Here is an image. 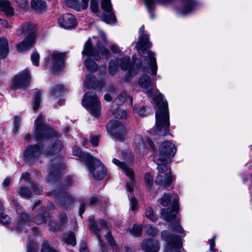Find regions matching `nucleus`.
<instances>
[{"mask_svg": "<svg viewBox=\"0 0 252 252\" xmlns=\"http://www.w3.org/2000/svg\"><path fill=\"white\" fill-rule=\"evenodd\" d=\"M99 138L98 136L95 135L92 137L91 143L93 147H96L98 145Z\"/></svg>", "mask_w": 252, "mask_h": 252, "instance_id": "obj_52", "label": "nucleus"}, {"mask_svg": "<svg viewBox=\"0 0 252 252\" xmlns=\"http://www.w3.org/2000/svg\"><path fill=\"white\" fill-rule=\"evenodd\" d=\"M58 23L62 27L68 29L75 26V19L72 14L66 13L59 18Z\"/></svg>", "mask_w": 252, "mask_h": 252, "instance_id": "obj_21", "label": "nucleus"}, {"mask_svg": "<svg viewBox=\"0 0 252 252\" xmlns=\"http://www.w3.org/2000/svg\"><path fill=\"white\" fill-rule=\"evenodd\" d=\"M133 62H130V57L128 56L125 57L120 60L121 67L122 70H128L126 78H129L134 76L138 73L140 69L141 68L143 71V74L139 78L138 84L143 89H147L152 86V80L151 78L147 75L148 72H152L151 67L149 65V61L147 62V65L143 66V62L140 60H138V63L135 64L136 59L135 56L132 57ZM152 74V73H151ZM156 75H154L155 76Z\"/></svg>", "mask_w": 252, "mask_h": 252, "instance_id": "obj_3", "label": "nucleus"}, {"mask_svg": "<svg viewBox=\"0 0 252 252\" xmlns=\"http://www.w3.org/2000/svg\"><path fill=\"white\" fill-rule=\"evenodd\" d=\"M110 49L112 52L114 54H118L120 52V50L118 46L116 44L111 45Z\"/></svg>", "mask_w": 252, "mask_h": 252, "instance_id": "obj_59", "label": "nucleus"}, {"mask_svg": "<svg viewBox=\"0 0 252 252\" xmlns=\"http://www.w3.org/2000/svg\"><path fill=\"white\" fill-rule=\"evenodd\" d=\"M17 192L21 197L26 199L30 198L32 195L31 190L24 185L18 188Z\"/></svg>", "mask_w": 252, "mask_h": 252, "instance_id": "obj_31", "label": "nucleus"}, {"mask_svg": "<svg viewBox=\"0 0 252 252\" xmlns=\"http://www.w3.org/2000/svg\"><path fill=\"white\" fill-rule=\"evenodd\" d=\"M0 11L4 12L7 15H11L13 13V9L9 2L4 0H0Z\"/></svg>", "mask_w": 252, "mask_h": 252, "instance_id": "obj_26", "label": "nucleus"}, {"mask_svg": "<svg viewBox=\"0 0 252 252\" xmlns=\"http://www.w3.org/2000/svg\"><path fill=\"white\" fill-rule=\"evenodd\" d=\"M177 151L174 144L169 141H165L161 143L159 147V153L154 157V160L156 164H167L171 161Z\"/></svg>", "mask_w": 252, "mask_h": 252, "instance_id": "obj_9", "label": "nucleus"}, {"mask_svg": "<svg viewBox=\"0 0 252 252\" xmlns=\"http://www.w3.org/2000/svg\"><path fill=\"white\" fill-rule=\"evenodd\" d=\"M73 154L86 162L89 172L95 179L101 180L106 175L107 172L104 165L98 159L88 153L83 152L77 146L73 147Z\"/></svg>", "mask_w": 252, "mask_h": 252, "instance_id": "obj_5", "label": "nucleus"}, {"mask_svg": "<svg viewBox=\"0 0 252 252\" xmlns=\"http://www.w3.org/2000/svg\"><path fill=\"white\" fill-rule=\"evenodd\" d=\"M157 164L158 173L155 180L156 184L165 187H169L173 180L170 169L166 164Z\"/></svg>", "mask_w": 252, "mask_h": 252, "instance_id": "obj_13", "label": "nucleus"}, {"mask_svg": "<svg viewBox=\"0 0 252 252\" xmlns=\"http://www.w3.org/2000/svg\"><path fill=\"white\" fill-rule=\"evenodd\" d=\"M152 43L149 41V36L147 34H143L140 36L139 40L135 45V48L140 56H143L145 54H148V57H145V61H149V65L151 67L152 74L156 75L158 65L156 55L154 52L148 50L152 47Z\"/></svg>", "mask_w": 252, "mask_h": 252, "instance_id": "obj_7", "label": "nucleus"}, {"mask_svg": "<svg viewBox=\"0 0 252 252\" xmlns=\"http://www.w3.org/2000/svg\"><path fill=\"white\" fill-rule=\"evenodd\" d=\"M182 8L178 10V12L182 15H186L193 12L197 6L195 0H181Z\"/></svg>", "mask_w": 252, "mask_h": 252, "instance_id": "obj_20", "label": "nucleus"}, {"mask_svg": "<svg viewBox=\"0 0 252 252\" xmlns=\"http://www.w3.org/2000/svg\"><path fill=\"white\" fill-rule=\"evenodd\" d=\"M0 222L3 225H7L10 222V218L4 213L0 216Z\"/></svg>", "mask_w": 252, "mask_h": 252, "instance_id": "obj_46", "label": "nucleus"}, {"mask_svg": "<svg viewBox=\"0 0 252 252\" xmlns=\"http://www.w3.org/2000/svg\"><path fill=\"white\" fill-rule=\"evenodd\" d=\"M27 252H37V246L35 244H33L32 246H28Z\"/></svg>", "mask_w": 252, "mask_h": 252, "instance_id": "obj_58", "label": "nucleus"}, {"mask_svg": "<svg viewBox=\"0 0 252 252\" xmlns=\"http://www.w3.org/2000/svg\"><path fill=\"white\" fill-rule=\"evenodd\" d=\"M80 252H88L86 244L85 242H82L80 244Z\"/></svg>", "mask_w": 252, "mask_h": 252, "instance_id": "obj_60", "label": "nucleus"}, {"mask_svg": "<svg viewBox=\"0 0 252 252\" xmlns=\"http://www.w3.org/2000/svg\"><path fill=\"white\" fill-rule=\"evenodd\" d=\"M30 175L29 173L25 172L23 173L21 175V179H23L27 182H29L30 179Z\"/></svg>", "mask_w": 252, "mask_h": 252, "instance_id": "obj_61", "label": "nucleus"}, {"mask_svg": "<svg viewBox=\"0 0 252 252\" xmlns=\"http://www.w3.org/2000/svg\"><path fill=\"white\" fill-rule=\"evenodd\" d=\"M126 96V93L125 91H123L119 94L116 100L118 102L122 103L125 101Z\"/></svg>", "mask_w": 252, "mask_h": 252, "instance_id": "obj_48", "label": "nucleus"}, {"mask_svg": "<svg viewBox=\"0 0 252 252\" xmlns=\"http://www.w3.org/2000/svg\"><path fill=\"white\" fill-rule=\"evenodd\" d=\"M89 226L90 230L96 235V238L98 241L100 246L101 249L103 252H107V249L105 245L103 243L101 240L100 235L99 233L102 230L106 231L107 234L105 235V238L107 240L109 245L112 247L113 251H114L116 248L115 243L114 241L113 238L111 235L109 231L110 224L107 222L106 220H99V225L94 221V217L93 216H90L89 218Z\"/></svg>", "mask_w": 252, "mask_h": 252, "instance_id": "obj_6", "label": "nucleus"}, {"mask_svg": "<svg viewBox=\"0 0 252 252\" xmlns=\"http://www.w3.org/2000/svg\"><path fill=\"white\" fill-rule=\"evenodd\" d=\"M145 214L146 217L151 221L156 222L158 220V216L151 207H148L146 209Z\"/></svg>", "mask_w": 252, "mask_h": 252, "instance_id": "obj_34", "label": "nucleus"}, {"mask_svg": "<svg viewBox=\"0 0 252 252\" xmlns=\"http://www.w3.org/2000/svg\"><path fill=\"white\" fill-rule=\"evenodd\" d=\"M32 220L31 217L26 213H22L17 222L16 227L19 231H22L23 228L28 224Z\"/></svg>", "mask_w": 252, "mask_h": 252, "instance_id": "obj_24", "label": "nucleus"}, {"mask_svg": "<svg viewBox=\"0 0 252 252\" xmlns=\"http://www.w3.org/2000/svg\"><path fill=\"white\" fill-rule=\"evenodd\" d=\"M131 208L132 210L137 209L138 207V204L137 199L134 197H132L130 200Z\"/></svg>", "mask_w": 252, "mask_h": 252, "instance_id": "obj_49", "label": "nucleus"}, {"mask_svg": "<svg viewBox=\"0 0 252 252\" xmlns=\"http://www.w3.org/2000/svg\"><path fill=\"white\" fill-rule=\"evenodd\" d=\"M216 237V236L215 235L212 239L208 240V243L210 245L209 250L210 252H218V250L215 248Z\"/></svg>", "mask_w": 252, "mask_h": 252, "instance_id": "obj_43", "label": "nucleus"}, {"mask_svg": "<svg viewBox=\"0 0 252 252\" xmlns=\"http://www.w3.org/2000/svg\"><path fill=\"white\" fill-rule=\"evenodd\" d=\"M66 4L70 7L77 9L79 6V0H66Z\"/></svg>", "mask_w": 252, "mask_h": 252, "instance_id": "obj_47", "label": "nucleus"}, {"mask_svg": "<svg viewBox=\"0 0 252 252\" xmlns=\"http://www.w3.org/2000/svg\"><path fill=\"white\" fill-rule=\"evenodd\" d=\"M41 252H57L54 249L50 248L48 243L45 241L43 243Z\"/></svg>", "mask_w": 252, "mask_h": 252, "instance_id": "obj_45", "label": "nucleus"}, {"mask_svg": "<svg viewBox=\"0 0 252 252\" xmlns=\"http://www.w3.org/2000/svg\"><path fill=\"white\" fill-rule=\"evenodd\" d=\"M101 7L106 12H111L112 10V4L110 0H102Z\"/></svg>", "mask_w": 252, "mask_h": 252, "instance_id": "obj_37", "label": "nucleus"}, {"mask_svg": "<svg viewBox=\"0 0 252 252\" xmlns=\"http://www.w3.org/2000/svg\"><path fill=\"white\" fill-rule=\"evenodd\" d=\"M141 247L145 252H158L159 250V244L157 240H147L142 243Z\"/></svg>", "mask_w": 252, "mask_h": 252, "instance_id": "obj_22", "label": "nucleus"}, {"mask_svg": "<svg viewBox=\"0 0 252 252\" xmlns=\"http://www.w3.org/2000/svg\"><path fill=\"white\" fill-rule=\"evenodd\" d=\"M85 64L88 70L95 71L97 68V65L95 62L89 58L86 60Z\"/></svg>", "mask_w": 252, "mask_h": 252, "instance_id": "obj_36", "label": "nucleus"}, {"mask_svg": "<svg viewBox=\"0 0 252 252\" xmlns=\"http://www.w3.org/2000/svg\"><path fill=\"white\" fill-rule=\"evenodd\" d=\"M104 99L106 101H109L111 100L112 97L109 94H106L104 95Z\"/></svg>", "mask_w": 252, "mask_h": 252, "instance_id": "obj_64", "label": "nucleus"}, {"mask_svg": "<svg viewBox=\"0 0 252 252\" xmlns=\"http://www.w3.org/2000/svg\"><path fill=\"white\" fill-rule=\"evenodd\" d=\"M67 221V217L66 214H62L60 216V222L61 225L63 226L66 224Z\"/></svg>", "mask_w": 252, "mask_h": 252, "instance_id": "obj_53", "label": "nucleus"}, {"mask_svg": "<svg viewBox=\"0 0 252 252\" xmlns=\"http://www.w3.org/2000/svg\"><path fill=\"white\" fill-rule=\"evenodd\" d=\"M104 84L103 79L97 80L95 77L89 74L86 76L84 86L89 89H101Z\"/></svg>", "mask_w": 252, "mask_h": 252, "instance_id": "obj_19", "label": "nucleus"}, {"mask_svg": "<svg viewBox=\"0 0 252 252\" xmlns=\"http://www.w3.org/2000/svg\"><path fill=\"white\" fill-rule=\"evenodd\" d=\"M158 230L152 225H148L146 233L149 236L154 237L158 234Z\"/></svg>", "mask_w": 252, "mask_h": 252, "instance_id": "obj_42", "label": "nucleus"}, {"mask_svg": "<svg viewBox=\"0 0 252 252\" xmlns=\"http://www.w3.org/2000/svg\"><path fill=\"white\" fill-rule=\"evenodd\" d=\"M178 199L177 195L164 193L158 200L159 203L163 206L171 205L170 207L162 209L160 211L161 217L168 221L169 226L172 228L171 232L164 230L161 232L162 238L167 242L166 252H181L182 237L185 236V231L180 225V220L176 215L179 211Z\"/></svg>", "mask_w": 252, "mask_h": 252, "instance_id": "obj_1", "label": "nucleus"}, {"mask_svg": "<svg viewBox=\"0 0 252 252\" xmlns=\"http://www.w3.org/2000/svg\"><path fill=\"white\" fill-rule=\"evenodd\" d=\"M65 91L62 85H58L50 90L51 96L54 98L59 97Z\"/></svg>", "mask_w": 252, "mask_h": 252, "instance_id": "obj_32", "label": "nucleus"}, {"mask_svg": "<svg viewBox=\"0 0 252 252\" xmlns=\"http://www.w3.org/2000/svg\"><path fill=\"white\" fill-rule=\"evenodd\" d=\"M91 8L93 12H97L98 9V3L95 1H92L91 3Z\"/></svg>", "mask_w": 252, "mask_h": 252, "instance_id": "obj_56", "label": "nucleus"}, {"mask_svg": "<svg viewBox=\"0 0 252 252\" xmlns=\"http://www.w3.org/2000/svg\"><path fill=\"white\" fill-rule=\"evenodd\" d=\"M82 104L89 113L95 117L101 114V105L97 95L92 92L86 93L82 99Z\"/></svg>", "mask_w": 252, "mask_h": 252, "instance_id": "obj_11", "label": "nucleus"}, {"mask_svg": "<svg viewBox=\"0 0 252 252\" xmlns=\"http://www.w3.org/2000/svg\"><path fill=\"white\" fill-rule=\"evenodd\" d=\"M82 54L83 55L93 57L96 61L100 59V54L104 56L107 59L111 55L109 50L104 45H102L101 41L97 42V48L94 47L90 38L85 42Z\"/></svg>", "mask_w": 252, "mask_h": 252, "instance_id": "obj_10", "label": "nucleus"}, {"mask_svg": "<svg viewBox=\"0 0 252 252\" xmlns=\"http://www.w3.org/2000/svg\"><path fill=\"white\" fill-rule=\"evenodd\" d=\"M155 100L158 105L156 112V126L154 128L155 134L165 136L168 134L170 126L168 104L162 94L158 92Z\"/></svg>", "mask_w": 252, "mask_h": 252, "instance_id": "obj_4", "label": "nucleus"}, {"mask_svg": "<svg viewBox=\"0 0 252 252\" xmlns=\"http://www.w3.org/2000/svg\"><path fill=\"white\" fill-rule=\"evenodd\" d=\"M47 195L53 196L56 198L58 203L64 208L68 207L74 201L72 197L68 192L63 190H60L58 192L55 191L48 192L47 193Z\"/></svg>", "mask_w": 252, "mask_h": 252, "instance_id": "obj_16", "label": "nucleus"}, {"mask_svg": "<svg viewBox=\"0 0 252 252\" xmlns=\"http://www.w3.org/2000/svg\"><path fill=\"white\" fill-rule=\"evenodd\" d=\"M31 79L29 70L24 69L13 78L11 88L14 90L18 89H25L29 86Z\"/></svg>", "mask_w": 252, "mask_h": 252, "instance_id": "obj_14", "label": "nucleus"}, {"mask_svg": "<svg viewBox=\"0 0 252 252\" xmlns=\"http://www.w3.org/2000/svg\"><path fill=\"white\" fill-rule=\"evenodd\" d=\"M89 0H82L81 8L83 9H86L88 6Z\"/></svg>", "mask_w": 252, "mask_h": 252, "instance_id": "obj_63", "label": "nucleus"}, {"mask_svg": "<svg viewBox=\"0 0 252 252\" xmlns=\"http://www.w3.org/2000/svg\"><path fill=\"white\" fill-rule=\"evenodd\" d=\"M108 132L117 140L124 141L126 135L127 129L124 124L118 120H111L107 125Z\"/></svg>", "mask_w": 252, "mask_h": 252, "instance_id": "obj_12", "label": "nucleus"}, {"mask_svg": "<svg viewBox=\"0 0 252 252\" xmlns=\"http://www.w3.org/2000/svg\"><path fill=\"white\" fill-rule=\"evenodd\" d=\"M142 227L140 225L135 224L133 226L130 233L134 236H138L142 233Z\"/></svg>", "mask_w": 252, "mask_h": 252, "instance_id": "obj_39", "label": "nucleus"}, {"mask_svg": "<svg viewBox=\"0 0 252 252\" xmlns=\"http://www.w3.org/2000/svg\"><path fill=\"white\" fill-rule=\"evenodd\" d=\"M85 206H86V204L85 203H82L80 205V207L79 208V214L80 216H81V217H82V214H83V213L85 211Z\"/></svg>", "mask_w": 252, "mask_h": 252, "instance_id": "obj_62", "label": "nucleus"}, {"mask_svg": "<svg viewBox=\"0 0 252 252\" xmlns=\"http://www.w3.org/2000/svg\"><path fill=\"white\" fill-rule=\"evenodd\" d=\"M44 116L40 114L34 124L33 136L37 140L51 139V143L45 151L40 144L29 145L24 153V160L33 164L41 155L50 156L59 153L63 144L59 140V133L43 123Z\"/></svg>", "mask_w": 252, "mask_h": 252, "instance_id": "obj_2", "label": "nucleus"}, {"mask_svg": "<svg viewBox=\"0 0 252 252\" xmlns=\"http://www.w3.org/2000/svg\"><path fill=\"white\" fill-rule=\"evenodd\" d=\"M31 60L33 64L38 66L39 64V54L37 51H34L31 56Z\"/></svg>", "mask_w": 252, "mask_h": 252, "instance_id": "obj_41", "label": "nucleus"}, {"mask_svg": "<svg viewBox=\"0 0 252 252\" xmlns=\"http://www.w3.org/2000/svg\"><path fill=\"white\" fill-rule=\"evenodd\" d=\"M130 180V183H126V189L127 190L130 192H132L133 191V181H134V174L133 175L132 178L130 179V178L129 177Z\"/></svg>", "mask_w": 252, "mask_h": 252, "instance_id": "obj_51", "label": "nucleus"}, {"mask_svg": "<svg viewBox=\"0 0 252 252\" xmlns=\"http://www.w3.org/2000/svg\"><path fill=\"white\" fill-rule=\"evenodd\" d=\"M21 119L19 116H15L14 117V123L15 125V132H17L20 126Z\"/></svg>", "mask_w": 252, "mask_h": 252, "instance_id": "obj_50", "label": "nucleus"}, {"mask_svg": "<svg viewBox=\"0 0 252 252\" xmlns=\"http://www.w3.org/2000/svg\"><path fill=\"white\" fill-rule=\"evenodd\" d=\"M10 182H11V178L7 177L3 181V182L2 183V187L6 190H7L8 187Z\"/></svg>", "mask_w": 252, "mask_h": 252, "instance_id": "obj_54", "label": "nucleus"}, {"mask_svg": "<svg viewBox=\"0 0 252 252\" xmlns=\"http://www.w3.org/2000/svg\"><path fill=\"white\" fill-rule=\"evenodd\" d=\"M112 162L114 164L120 167L123 170L126 175L129 177L130 179L132 178L133 171L131 169L127 167L125 163L121 162L116 158H114Z\"/></svg>", "mask_w": 252, "mask_h": 252, "instance_id": "obj_25", "label": "nucleus"}, {"mask_svg": "<svg viewBox=\"0 0 252 252\" xmlns=\"http://www.w3.org/2000/svg\"><path fill=\"white\" fill-rule=\"evenodd\" d=\"M98 199L97 196L94 195L90 199L89 204L90 205H95L97 204Z\"/></svg>", "mask_w": 252, "mask_h": 252, "instance_id": "obj_57", "label": "nucleus"}, {"mask_svg": "<svg viewBox=\"0 0 252 252\" xmlns=\"http://www.w3.org/2000/svg\"><path fill=\"white\" fill-rule=\"evenodd\" d=\"M8 51L7 39L4 37H0V58L5 56Z\"/></svg>", "mask_w": 252, "mask_h": 252, "instance_id": "obj_29", "label": "nucleus"}, {"mask_svg": "<svg viewBox=\"0 0 252 252\" xmlns=\"http://www.w3.org/2000/svg\"><path fill=\"white\" fill-rule=\"evenodd\" d=\"M16 1L19 6L22 8H25L28 5L27 0H16Z\"/></svg>", "mask_w": 252, "mask_h": 252, "instance_id": "obj_55", "label": "nucleus"}, {"mask_svg": "<svg viewBox=\"0 0 252 252\" xmlns=\"http://www.w3.org/2000/svg\"><path fill=\"white\" fill-rule=\"evenodd\" d=\"M31 188L33 192L36 194H40L42 191V188L37 184H32Z\"/></svg>", "mask_w": 252, "mask_h": 252, "instance_id": "obj_44", "label": "nucleus"}, {"mask_svg": "<svg viewBox=\"0 0 252 252\" xmlns=\"http://www.w3.org/2000/svg\"><path fill=\"white\" fill-rule=\"evenodd\" d=\"M65 54L53 52L48 57V63L53 72H56L62 70L64 66Z\"/></svg>", "mask_w": 252, "mask_h": 252, "instance_id": "obj_15", "label": "nucleus"}, {"mask_svg": "<svg viewBox=\"0 0 252 252\" xmlns=\"http://www.w3.org/2000/svg\"><path fill=\"white\" fill-rule=\"evenodd\" d=\"M40 101L41 93L39 90H36L32 102V108L35 111L39 108L40 104Z\"/></svg>", "mask_w": 252, "mask_h": 252, "instance_id": "obj_35", "label": "nucleus"}, {"mask_svg": "<svg viewBox=\"0 0 252 252\" xmlns=\"http://www.w3.org/2000/svg\"><path fill=\"white\" fill-rule=\"evenodd\" d=\"M31 5L32 8L37 12H40L46 8V2L43 0H32Z\"/></svg>", "mask_w": 252, "mask_h": 252, "instance_id": "obj_28", "label": "nucleus"}, {"mask_svg": "<svg viewBox=\"0 0 252 252\" xmlns=\"http://www.w3.org/2000/svg\"><path fill=\"white\" fill-rule=\"evenodd\" d=\"M110 111L117 119H124L126 117V112L121 110L115 105L111 106Z\"/></svg>", "mask_w": 252, "mask_h": 252, "instance_id": "obj_30", "label": "nucleus"}, {"mask_svg": "<svg viewBox=\"0 0 252 252\" xmlns=\"http://www.w3.org/2000/svg\"><path fill=\"white\" fill-rule=\"evenodd\" d=\"M118 65L116 62L114 60H111L109 63V73L111 75H114L117 70Z\"/></svg>", "mask_w": 252, "mask_h": 252, "instance_id": "obj_38", "label": "nucleus"}, {"mask_svg": "<svg viewBox=\"0 0 252 252\" xmlns=\"http://www.w3.org/2000/svg\"><path fill=\"white\" fill-rule=\"evenodd\" d=\"M174 0H144L145 4L147 9L151 14V17L153 19L155 16L152 13L154 9V5L156 2H158L161 5H166L172 2Z\"/></svg>", "mask_w": 252, "mask_h": 252, "instance_id": "obj_23", "label": "nucleus"}, {"mask_svg": "<svg viewBox=\"0 0 252 252\" xmlns=\"http://www.w3.org/2000/svg\"><path fill=\"white\" fill-rule=\"evenodd\" d=\"M61 238L66 244L72 246H74L76 244L75 235L72 232H68L63 234Z\"/></svg>", "mask_w": 252, "mask_h": 252, "instance_id": "obj_27", "label": "nucleus"}, {"mask_svg": "<svg viewBox=\"0 0 252 252\" xmlns=\"http://www.w3.org/2000/svg\"><path fill=\"white\" fill-rule=\"evenodd\" d=\"M145 183L146 189L148 190L150 189L153 185V178L149 173L145 175Z\"/></svg>", "mask_w": 252, "mask_h": 252, "instance_id": "obj_40", "label": "nucleus"}, {"mask_svg": "<svg viewBox=\"0 0 252 252\" xmlns=\"http://www.w3.org/2000/svg\"><path fill=\"white\" fill-rule=\"evenodd\" d=\"M62 167L61 161L57 158L51 160L49 164L48 175L46 177L47 182H52L59 178L60 171Z\"/></svg>", "mask_w": 252, "mask_h": 252, "instance_id": "obj_17", "label": "nucleus"}, {"mask_svg": "<svg viewBox=\"0 0 252 252\" xmlns=\"http://www.w3.org/2000/svg\"><path fill=\"white\" fill-rule=\"evenodd\" d=\"M110 14H103L101 15V19L107 24L115 23L116 21V17L112 11Z\"/></svg>", "mask_w": 252, "mask_h": 252, "instance_id": "obj_33", "label": "nucleus"}, {"mask_svg": "<svg viewBox=\"0 0 252 252\" xmlns=\"http://www.w3.org/2000/svg\"><path fill=\"white\" fill-rule=\"evenodd\" d=\"M35 222L37 224L48 223L52 231H56L58 229L57 223L51 220V217L48 212L37 215L35 219Z\"/></svg>", "mask_w": 252, "mask_h": 252, "instance_id": "obj_18", "label": "nucleus"}, {"mask_svg": "<svg viewBox=\"0 0 252 252\" xmlns=\"http://www.w3.org/2000/svg\"><path fill=\"white\" fill-rule=\"evenodd\" d=\"M34 29V26L30 23H25L19 27L17 31V34L21 35L27 33L29 34L22 42L17 44L16 47L18 52L29 50L33 46L36 39Z\"/></svg>", "mask_w": 252, "mask_h": 252, "instance_id": "obj_8", "label": "nucleus"}]
</instances>
